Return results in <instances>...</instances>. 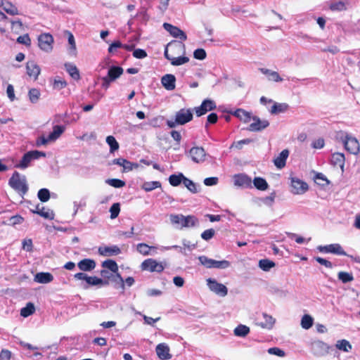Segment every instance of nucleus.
I'll return each mask as SVG.
<instances>
[{
    "label": "nucleus",
    "instance_id": "obj_31",
    "mask_svg": "<svg viewBox=\"0 0 360 360\" xmlns=\"http://www.w3.org/2000/svg\"><path fill=\"white\" fill-rule=\"evenodd\" d=\"M65 68L72 79L75 80L80 79L79 71L75 65L70 63H65Z\"/></svg>",
    "mask_w": 360,
    "mask_h": 360
},
{
    "label": "nucleus",
    "instance_id": "obj_53",
    "mask_svg": "<svg viewBox=\"0 0 360 360\" xmlns=\"http://www.w3.org/2000/svg\"><path fill=\"white\" fill-rule=\"evenodd\" d=\"M198 260L202 265L206 268L211 269L213 266V262L214 259H210L206 256L202 255L198 257Z\"/></svg>",
    "mask_w": 360,
    "mask_h": 360
},
{
    "label": "nucleus",
    "instance_id": "obj_16",
    "mask_svg": "<svg viewBox=\"0 0 360 360\" xmlns=\"http://www.w3.org/2000/svg\"><path fill=\"white\" fill-rule=\"evenodd\" d=\"M163 27L165 30H167L173 37L179 38L182 41H186L187 39V36L184 31H182L179 27L174 26L169 23L165 22L163 24Z\"/></svg>",
    "mask_w": 360,
    "mask_h": 360
},
{
    "label": "nucleus",
    "instance_id": "obj_34",
    "mask_svg": "<svg viewBox=\"0 0 360 360\" xmlns=\"http://www.w3.org/2000/svg\"><path fill=\"white\" fill-rule=\"evenodd\" d=\"M335 347L342 352H349L352 350V346L347 340H340L336 342Z\"/></svg>",
    "mask_w": 360,
    "mask_h": 360
},
{
    "label": "nucleus",
    "instance_id": "obj_28",
    "mask_svg": "<svg viewBox=\"0 0 360 360\" xmlns=\"http://www.w3.org/2000/svg\"><path fill=\"white\" fill-rule=\"evenodd\" d=\"M137 251L144 255H153L155 254L156 248L155 246H149L146 243H141L136 246Z\"/></svg>",
    "mask_w": 360,
    "mask_h": 360
},
{
    "label": "nucleus",
    "instance_id": "obj_57",
    "mask_svg": "<svg viewBox=\"0 0 360 360\" xmlns=\"http://www.w3.org/2000/svg\"><path fill=\"white\" fill-rule=\"evenodd\" d=\"M230 262L227 260H221L217 261L214 260L212 268L219 269H225L229 267Z\"/></svg>",
    "mask_w": 360,
    "mask_h": 360
},
{
    "label": "nucleus",
    "instance_id": "obj_9",
    "mask_svg": "<svg viewBox=\"0 0 360 360\" xmlns=\"http://www.w3.org/2000/svg\"><path fill=\"white\" fill-rule=\"evenodd\" d=\"M206 155V152L202 147H193L188 152L189 158L195 163H202L205 162Z\"/></svg>",
    "mask_w": 360,
    "mask_h": 360
},
{
    "label": "nucleus",
    "instance_id": "obj_56",
    "mask_svg": "<svg viewBox=\"0 0 360 360\" xmlns=\"http://www.w3.org/2000/svg\"><path fill=\"white\" fill-rule=\"evenodd\" d=\"M330 9L332 11H344L346 10V6L343 1H337L330 4Z\"/></svg>",
    "mask_w": 360,
    "mask_h": 360
},
{
    "label": "nucleus",
    "instance_id": "obj_52",
    "mask_svg": "<svg viewBox=\"0 0 360 360\" xmlns=\"http://www.w3.org/2000/svg\"><path fill=\"white\" fill-rule=\"evenodd\" d=\"M37 196L41 202H47L50 198V192L47 188H41L38 191Z\"/></svg>",
    "mask_w": 360,
    "mask_h": 360
},
{
    "label": "nucleus",
    "instance_id": "obj_54",
    "mask_svg": "<svg viewBox=\"0 0 360 360\" xmlns=\"http://www.w3.org/2000/svg\"><path fill=\"white\" fill-rule=\"evenodd\" d=\"M67 82L65 80L62 79L60 77H56L54 79L53 83V88L56 90H60L65 88L67 86Z\"/></svg>",
    "mask_w": 360,
    "mask_h": 360
},
{
    "label": "nucleus",
    "instance_id": "obj_61",
    "mask_svg": "<svg viewBox=\"0 0 360 360\" xmlns=\"http://www.w3.org/2000/svg\"><path fill=\"white\" fill-rule=\"evenodd\" d=\"M215 231L213 229H210L204 231L201 233V238L205 240H209L214 236Z\"/></svg>",
    "mask_w": 360,
    "mask_h": 360
},
{
    "label": "nucleus",
    "instance_id": "obj_18",
    "mask_svg": "<svg viewBox=\"0 0 360 360\" xmlns=\"http://www.w3.org/2000/svg\"><path fill=\"white\" fill-rule=\"evenodd\" d=\"M102 266L103 268L109 269L112 273H116V276L119 278V280L121 283V287L122 289H124V282L122 277L120 276V274L117 273L118 266H117V263L114 260L108 259V260L104 261L102 263Z\"/></svg>",
    "mask_w": 360,
    "mask_h": 360
},
{
    "label": "nucleus",
    "instance_id": "obj_29",
    "mask_svg": "<svg viewBox=\"0 0 360 360\" xmlns=\"http://www.w3.org/2000/svg\"><path fill=\"white\" fill-rule=\"evenodd\" d=\"M231 113L245 123L249 122L252 118L250 112L241 108H238Z\"/></svg>",
    "mask_w": 360,
    "mask_h": 360
},
{
    "label": "nucleus",
    "instance_id": "obj_37",
    "mask_svg": "<svg viewBox=\"0 0 360 360\" xmlns=\"http://www.w3.org/2000/svg\"><path fill=\"white\" fill-rule=\"evenodd\" d=\"M255 187L260 191H265L268 188V184L266 181L262 177H255L253 181H252Z\"/></svg>",
    "mask_w": 360,
    "mask_h": 360
},
{
    "label": "nucleus",
    "instance_id": "obj_50",
    "mask_svg": "<svg viewBox=\"0 0 360 360\" xmlns=\"http://www.w3.org/2000/svg\"><path fill=\"white\" fill-rule=\"evenodd\" d=\"M28 95H29L30 101L32 103H36L38 101L41 94H40V91L39 89L34 88V89H31L29 91Z\"/></svg>",
    "mask_w": 360,
    "mask_h": 360
},
{
    "label": "nucleus",
    "instance_id": "obj_60",
    "mask_svg": "<svg viewBox=\"0 0 360 360\" xmlns=\"http://www.w3.org/2000/svg\"><path fill=\"white\" fill-rule=\"evenodd\" d=\"M268 353L272 355H276L280 357L285 356V353L283 350L278 347H271L268 349Z\"/></svg>",
    "mask_w": 360,
    "mask_h": 360
},
{
    "label": "nucleus",
    "instance_id": "obj_21",
    "mask_svg": "<svg viewBox=\"0 0 360 360\" xmlns=\"http://www.w3.org/2000/svg\"><path fill=\"white\" fill-rule=\"evenodd\" d=\"M31 211L33 213H36L45 219H53L54 217L53 211L50 210L49 209H46L44 207L39 204L37 205L34 207V209L31 210Z\"/></svg>",
    "mask_w": 360,
    "mask_h": 360
},
{
    "label": "nucleus",
    "instance_id": "obj_1",
    "mask_svg": "<svg viewBox=\"0 0 360 360\" xmlns=\"http://www.w3.org/2000/svg\"><path fill=\"white\" fill-rule=\"evenodd\" d=\"M169 219L172 225L177 229L190 228L198 224V219L193 215L186 217L182 214H170Z\"/></svg>",
    "mask_w": 360,
    "mask_h": 360
},
{
    "label": "nucleus",
    "instance_id": "obj_3",
    "mask_svg": "<svg viewBox=\"0 0 360 360\" xmlns=\"http://www.w3.org/2000/svg\"><path fill=\"white\" fill-rule=\"evenodd\" d=\"M9 186L20 193L22 196L27 193L28 185L25 176L21 175L18 172H14L8 181Z\"/></svg>",
    "mask_w": 360,
    "mask_h": 360
},
{
    "label": "nucleus",
    "instance_id": "obj_36",
    "mask_svg": "<svg viewBox=\"0 0 360 360\" xmlns=\"http://www.w3.org/2000/svg\"><path fill=\"white\" fill-rule=\"evenodd\" d=\"M288 107L289 106L287 103H274V104L271 107L270 112L271 114H278L281 112H285L288 109Z\"/></svg>",
    "mask_w": 360,
    "mask_h": 360
},
{
    "label": "nucleus",
    "instance_id": "obj_14",
    "mask_svg": "<svg viewBox=\"0 0 360 360\" xmlns=\"http://www.w3.org/2000/svg\"><path fill=\"white\" fill-rule=\"evenodd\" d=\"M318 250L320 252L326 253H333L338 255L346 256L347 253L344 251L342 246L338 243L330 244L324 246H319Z\"/></svg>",
    "mask_w": 360,
    "mask_h": 360
},
{
    "label": "nucleus",
    "instance_id": "obj_5",
    "mask_svg": "<svg viewBox=\"0 0 360 360\" xmlns=\"http://www.w3.org/2000/svg\"><path fill=\"white\" fill-rule=\"evenodd\" d=\"M290 179L292 193L295 195H302L308 191L309 186L305 181L292 175L290 176Z\"/></svg>",
    "mask_w": 360,
    "mask_h": 360
},
{
    "label": "nucleus",
    "instance_id": "obj_33",
    "mask_svg": "<svg viewBox=\"0 0 360 360\" xmlns=\"http://www.w3.org/2000/svg\"><path fill=\"white\" fill-rule=\"evenodd\" d=\"M168 47H170L171 49L174 48V49H181V50H183L184 52H185V45L183 43L178 42V41H174V42L169 43L165 48L164 55H165V57L170 61H171V58H172V56H169L168 53Z\"/></svg>",
    "mask_w": 360,
    "mask_h": 360
},
{
    "label": "nucleus",
    "instance_id": "obj_38",
    "mask_svg": "<svg viewBox=\"0 0 360 360\" xmlns=\"http://www.w3.org/2000/svg\"><path fill=\"white\" fill-rule=\"evenodd\" d=\"M161 183L158 181H146L141 185V188L146 192L151 191L155 188H160Z\"/></svg>",
    "mask_w": 360,
    "mask_h": 360
},
{
    "label": "nucleus",
    "instance_id": "obj_47",
    "mask_svg": "<svg viewBox=\"0 0 360 360\" xmlns=\"http://www.w3.org/2000/svg\"><path fill=\"white\" fill-rule=\"evenodd\" d=\"M313 325V319L311 316L305 314L301 320V326L304 329L310 328Z\"/></svg>",
    "mask_w": 360,
    "mask_h": 360
},
{
    "label": "nucleus",
    "instance_id": "obj_10",
    "mask_svg": "<svg viewBox=\"0 0 360 360\" xmlns=\"http://www.w3.org/2000/svg\"><path fill=\"white\" fill-rule=\"evenodd\" d=\"M217 108L215 103L210 99H205L201 105L198 107L194 108L195 111L198 117H200L207 112L214 110Z\"/></svg>",
    "mask_w": 360,
    "mask_h": 360
},
{
    "label": "nucleus",
    "instance_id": "obj_8",
    "mask_svg": "<svg viewBox=\"0 0 360 360\" xmlns=\"http://www.w3.org/2000/svg\"><path fill=\"white\" fill-rule=\"evenodd\" d=\"M207 284L211 291L221 297H225L228 294L227 288L224 284L218 283L214 279H207Z\"/></svg>",
    "mask_w": 360,
    "mask_h": 360
},
{
    "label": "nucleus",
    "instance_id": "obj_35",
    "mask_svg": "<svg viewBox=\"0 0 360 360\" xmlns=\"http://www.w3.org/2000/svg\"><path fill=\"white\" fill-rule=\"evenodd\" d=\"M258 266L264 271H269L271 268L276 266V264L270 259H262L259 261Z\"/></svg>",
    "mask_w": 360,
    "mask_h": 360
},
{
    "label": "nucleus",
    "instance_id": "obj_40",
    "mask_svg": "<svg viewBox=\"0 0 360 360\" xmlns=\"http://www.w3.org/2000/svg\"><path fill=\"white\" fill-rule=\"evenodd\" d=\"M86 283L90 285H105L108 284L107 281L98 278L96 276H89L86 279Z\"/></svg>",
    "mask_w": 360,
    "mask_h": 360
},
{
    "label": "nucleus",
    "instance_id": "obj_51",
    "mask_svg": "<svg viewBox=\"0 0 360 360\" xmlns=\"http://www.w3.org/2000/svg\"><path fill=\"white\" fill-rule=\"evenodd\" d=\"M65 32L68 34V43L70 46V51L72 55L75 56L76 54V44H75V37L70 32L66 31Z\"/></svg>",
    "mask_w": 360,
    "mask_h": 360
},
{
    "label": "nucleus",
    "instance_id": "obj_42",
    "mask_svg": "<svg viewBox=\"0 0 360 360\" xmlns=\"http://www.w3.org/2000/svg\"><path fill=\"white\" fill-rule=\"evenodd\" d=\"M34 311L35 307L34 304L28 302L25 307L21 309L20 315L23 317H27L34 314Z\"/></svg>",
    "mask_w": 360,
    "mask_h": 360
},
{
    "label": "nucleus",
    "instance_id": "obj_27",
    "mask_svg": "<svg viewBox=\"0 0 360 360\" xmlns=\"http://www.w3.org/2000/svg\"><path fill=\"white\" fill-rule=\"evenodd\" d=\"M77 266L83 271H90L95 269L96 262L91 259H84L78 262Z\"/></svg>",
    "mask_w": 360,
    "mask_h": 360
},
{
    "label": "nucleus",
    "instance_id": "obj_2",
    "mask_svg": "<svg viewBox=\"0 0 360 360\" xmlns=\"http://www.w3.org/2000/svg\"><path fill=\"white\" fill-rule=\"evenodd\" d=\"M193 110L191 109L181 108L177 111L174 120H168L167 125L169 128H175L177 125H184L193 120Z\"/></svg>",
    "mask_w": 360,
    "mask_h": 360
},
{
    "label": "nucleus",
    "instance_id": "obj_43",
    "mask_svg": "<svg viewBox=\"0 0 360 360\" xmlns=\"http://www.w3.org/2000/svg\"><path fill=\"white\" fill-rule=\"evenodd\" d=\"M2 6L3 9L9 15H15L19 14L17 7L10 2L4 3Z\"/></svg>",
    "mask_w": 360,
    "mask_h": 360
},
{
    "label": "nucleus",
    "instance_id": "obj_6",
    "mask_svg": "<svg viewBox=\"0 0 360 360\" xmlns=\"http://www.w3.org/2000/svg\"><path fill=\"white\" fill-rule=\"evenodd\" d=\"M141 269L143 271H148L150 272H162L165 267L162 262H159L154 259H145L141 264Z\"/></svg>",
    "mask_w": 360,
    "mask_h": 360
},
{
    "label": "nucleus",
    "instance_id": "obj_45",
    "mask_svg": "<svg viewBox=\"0 0 360 360\" xmlns=\"http://www.w3.org/2000/svg\"><path fill=\"white\" fill-rule=\"evenodd\" d=\"M183 184L191 193H196L198 192L197 185L186 176L184 177Z\"/></svg>",
    "mask_w": 360,
    "mask_h": 360
},
{
    "label": "nucleus",
    "instance_id": "obj_11",
    "mask_svg": "<svg viewBox=\"0 0 360 360\" xmlns=\"http://www.w3.org/2000/svg\"><path fill=\"white\" fill-rule=\"evenodd\" d=\"M343 143L345 148L350 153L356 155L359 152L360 145L356 138L347 135Z\"/></svg>",
    "mask_w": 360,
    "mask_h": 360
},
{
    "label": "nucleus",
    "instance_id": "obj_17",
    "mask_svg": "<svg viewBox=\"0 0 360 360\" xmlns=\"http://www.w3.org/2000/svg\"><path fill=\"white\" fill-rule=\"evenodd\" d=\"M262 317L264 321H259V319L257 318L256 319L255 324L264 329H271L275 323V319L266 313H263Z\"/></svg>",
    "mask_w": 360,
    "mask_h": 360
},
{
    "label": "nucleus",
    "instance_id": "obj_7",
    "mask_svg": "<svg viewBox=\"0 0 360 360\" xmlns=\"http://www.w3.org/2000/svg\"><path fill=\"white\" fill-rule=\"evenodd\" d=\"M53 37L49 33H44L38 37V46L41 50L49 53L53 49Z\"/></svg>",
    "mask_w": 360,
    "mask_h": 360
},
{
    "label": "nucleus",
    "instance_id": "obj_4",
    "mask_svg": "<svg viewBox=\"0 0 360 360\" xmlns=\"http://www.w3.org/2000/svg\"><path fill=\"white\" fill-rule=\"evenodd\" d=\"M46 157V153L39 150H31L24 154L20 162L16 165L20 169H25L30 163L34 160H38L40 158Z\"/></svg>",
    "mask_w": 360,
    "mask_h": 360
},
{
    "label": "nucleus",
    "instance_id": "obj_48",
    "mask_svg": "<svg viewBox=\"0 0 360 360\" xmlns=\"http://www.w3.org/2000/svg\"><path fill=\"white\" fill-rule=\"evenodd\" d=\"M189 61V58L186 56L172 57L171 58V64L174 66H179L185 64Z\"/></svg>",
    "mask_w": 360,
    "mask_h": 360
},
{
    "label": "nucleus",
    "instance_id": "obj_55",
    "mask_svg": "<svg viewBox=\"0 0 360 360\" xmlns=\"http://www.w3.org/2000/svg\"><path fill=\"white\" fill-rule=\"evenodd\" d=\"M11 30L16 34L20 33L23 30L22 21L20 20L11 21Z\"/></svg>",
    "mask_w": 360,
    "mask_h": 360
},
{
    "label": "nucleus",
    "instance_id": "obj_30",
    "mask_svg": "<svg viewBox=\"0 0 360 360\" xmlns=\"http://www.w3.org/2000/svg\"><path fill=\"white\" fill-rule=\"evenodd\" d=\"M34 281L39 283H49L53 280V276L48 272L37 273L34 276Z\"/></svg>",
    "mask_w": 360,
    "mask_h": 360
},
{
    "label": "nucleus",
    "instance_id": "obj_41",
    "mask_svg": "<svg viewBox=\"0 0 360 360\" xmlns=\"http://www.w3.org/2000/svg\"><path fill=\"white\" fill-rule=\"evenodd\" d=\"M184 175L182 173L179 174H172L169 177V182L173 186H178L184 179Z\"/></svg>",
    "mask_w": 360,
    "mask_h": 360
},
{
    "label": "nucleus",
    "instance_id": "obj_49",
    "mask_svg": "<svg viewBox=\"0 0 360 360\" xmlns=\"http://www.w3.org/2000/svg\"><path fill=\"white\" fill-rule=\"evenodd\" d=\"M105 183L114 188H122L125 186V181L118 179H108Z\"/></svg>",
    "mask_w": 360,
    "mask_h": 360
},
{
    "label": "nucleus",
    "instance_id": "obj_24",
    "mask_svg": "<svg viewBox=\"0 0 360 360\" xmlns=\"http://www.w3.org/2000/svg\"><path fill=\"white\" fill-rule=\"evenodd\" d=\"M26 70L27 75L34 80L38 78V76L40 74V68L34 61H29L27 63Z\"/></svg>",
    "mask_w": 360,
    "mask_h": 360
},
{
    "label": "nucleus",
    "instance_id": "obj_25",
    "mask_svg": "<svg viewBox=\"0 0 360 360\" xmlns=\"http://www.w3.org/2000/svg\"><path fill=\"white\" fill-rule=\"evenodd\" d=\"M121 252L120 249L116 246H104V247H100L98 248V252L101 255L103 256H112V255H117L120 254Z\"/></svg>",
    "mask_w": 360,
    "mask_h": 360
},
{
    "label": "nucleus",
    "instance_id": "obj_15",
    "mask_svg": "<svg viewBox=\"0 0 360 360\" xmlns=\"http://www.w3.org/2000/svg\"><path fill=\"white\" fill-rule=\"evenodd\" d=\"M233 184L237 187L252 188V179L245 174H238L233 176Z\"/></svg>",
    "mask_w": 360,
    "mask_h": 360
},
{
    "label": "nucleus",
    "instance_id": "obj_23",
    "mask_svg": "<svg viewBox=\"0 0 360 360\" xmlns=\"http://www.w3.org/2000/svg\"><path fill=\"white\" fill-rule=\"evenodd\" d=\"M330 162L334 167H340L343 172L345 162V155L342 153H333L331 156Z\"/></svg>",
    "mask_w": 360,
    "mask_h": 360
},
{
    "label": "nucleus",
    "instance_id": "obj_64",
    "mask_svg": "<svg viewBox=\"0 0 360 360\" xmlns=\"http://www.w3.org/2000/svg\"><path fill=\"white\" fill-rule=\"evenodd\" d=\"M133 56L136 58L142 59L147 56V53L143 49H137L134 50Z\"/></svg>",
    "mask_w": 360,
    "mask_h": 360
},
{
    "label": "nucleus",
    "instance_id": "obj_59",
    "mask_svg": "<svg viewBox=\"0 0 360 360\" xmlns=\"http://www.w3.org/2000/svg\"><path fill=\"white\" fill-rule=\"evenodd\" d=\"M120 212V205L119 203H114L110 208V218L115 219L119 215Z\"/></svg>",
    "mask_w": 360,
    "mask_h": 360
},
{
    "label": "nucleus",
    "instance_id": "obj_62",
    "mask_svg": "<svg viewBox=\"0 0 360 360\" xmlns=\"http://www.w3.org/2000/svg\"><path fill=\"white\" fill-rule=\"evenodd\" d=\"M206 52L203 49H198L194 51L193 56L198 60H203L206 58Z\"/></svg>",
    "mask_w": 360,
    "mask_h": 360
},
{
    "label": "nucleus",
    "instance_id": "obj_19",
    "mask_svg": "<svg viewBox=\"0 0 360 360\" xmlns=\"http://www.w3.org/2000/svg\"><path fill=\"white\" fill-rule=\"evenodd\" d=\"M162 86L167 91H172L176 87V77L174 75L166 74L161 78Z\"/></svg>",
    "mask_w": 360,
    "mask_h": 360
},
{
    "label": "nucleus",
    "instance_id": "obj_32",
    "mask_svg": "<svg viewBox=\"0 0 360 360\" xmlns=\"http://www.w3.org/2000/svg\"><path fill=\"white\" fill-rule=\"evenodd\" d=\"M65 127L61 125H55L53 128V131L50 133L49 136V140L51 142H54L56 141L61 134L65 131Z\"/></svg>",
    "mask_w": 360,
    "mask_h": 360
},
{
    "label": "nucleus",
    "instance_id": "obj_46",
    "mask_svg": "<svg viewBox=\"0 0 360 360\" xmlns=\"http://www.w3.org/2000/svg\"><path fill=\"white\" fill-rule=\"evenodd\" d=\"M106 142L110 146V153H113L119 148V143L114 136H108L106 138Z\"/></svg>",
    "mask_w": 360,
    "mask_h": 360
},
{
    "label": "nucleus",
    "instance_id": "obj_26",
    "mask_svg": "<svg viewBox=\"0 0 360 360\" xmlns=\"http://www.w3.org/2000/svg\"><path fill=\"white\" fill-rule=\"evenodd\" d=\"M124 70L122 68L119 66H111L108 71V74L106 77L110 79V80L115 82L117 79H118L122 74Z\"/></svg>",
    "mask_w": 360,
    "mask_h": 360
},
{
    "label": "nucleus",
    "instance_id": "obj_63",
    "mask_svg": "<svg viewBox=\"0 0 360 360\" xmlns=\"http://www.w3.org/2000/svg\"><path fill=\"white\" fill-rule=\"evenodd\" d=\"M17 41L27 46H30L31 44V39L27 34L18 37Z\"/></svg>",
    "mask_w": 360,
    "mask_h": 360
},
{
    "label": "nucleus",
    "instance_id": "obj_20",
    "mask_svg": "<svg viewBox=\"0 0 360 360\" xmlns=\"http://www.w3.org/2000/svg\"><path fill=\"white\" fill-rule=\"evenodd\" d=\"M156 353L162 360H167L172 358V355L169 354V347L165 343H160L157 345Z\"/></svg>",
    "mask_w": 360,
    "mask_h": 360
},
{
    "label": "nucleus",
    "instance_id": "obj_12",
    "mask_svg": "<svg viewBox=\"0 0 360 360\" xmlns=\"http://www.w3.org/2000/svg\"><path fill=\"white\" fill-rule=\"evenodd\" d=\"M313 353L316 356H323L328 354L330 346L320 340L314 341L311 344Z\"/></svg>",
    "mask_w": 360,
    "mask_h": 360
},
{
    "label": "nucleus",
    "instance_id": "obj_39",
    "mask_svg": "<svg viewBox=\"0 0 360 360\" xmlns=\"http://www.w3.org/2000/svg\"><path fill=\"white\" fill-rule=\"evenodd\" d=\"M250 333V328L245 325L240 324L233 330V333L238 337H245Z\"/></svg>",
    "mask_w": 360,
    "mask_h": 360
},
{
    "label": "nucleus",
    "instance_id": "obj_22",
    "mask_svg": "<svg viewBox=\"0 0 360 360\" xmlns=\"http://www.w3.org/2000/svg\"><path fill=\"white\" fill-rule=\"evenodd\" d=\"M289 153L288 149H284L274 158V163L277 168L282 169L285 166L286 160L289 156Z\"/></svg>",
    "mask_w": 360,
    "mask_h": 360
},
{
    "label": "nucleus",
    "instance_id": "obj_44",
    "mask_svg": "<svg viewBox=\"0 0 360 360\" xmlns=\"http://www.w3.org/2000/svg\"><path fill=\"white\" fill-rule=\"evenodd\" d=\"M338 278L343 283H347L354 280V276L352 274L345 271H340L338 274Z\"/></svg>",
    "mask_w": 360,
    "mask_h": 360
},
{
    "label": "nucleus",
    "instance_id": "obj_58",
    "mask_svg": "<svg viewBox=\"0 0 360 360\" xmlns=\"http://www.w3.org/2000/svg\"><path fill=\"white\" fill-rule=\"evenodd\" d=\"M122 167V172H128L133 170L134 169L138 168L139 165L137 163L131 162L125 159L124 164L123 165Z\"/></svg>",
    "mask_w": 360,
    "mask_h": 360
},
{
    "label": "nucleus",
    "instance_id": "obj_13",
    "mask_svg": "<svg viewBox=\"0 0 360 360\" xmlns=\"http://www.w3.org/2000/svg\"><path fill=\"white\" fill-rule=\"evenodd\" d=\"M251 120H253V122L247 128V130L250 131H259L266 129L269 125L268 120H261L257 116L252 117Z\"/></svg>",
    "mask_w": 360,
    "mask_h": 360
}]
</instances>
